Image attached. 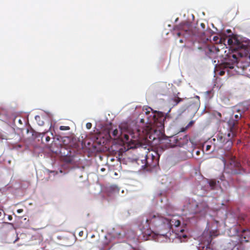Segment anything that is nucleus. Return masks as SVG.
<instances>
[{
    "label": "nucleus",
    "mask_w": 250,
    "mask_h": 250,
    "mask_svg": "<svg viewBox=\"0 0 250 250\" xmlns=\"http://www.w3.org/2000/svg\"><path fill=\"white\" fill-rule=\"evenodd\" d=\"M60 129L61 130H68L70 129V127L68 126H61Z\"/></svg>",
    "instance_id": "412c9836"
},
{
    "label": "nucleus",
    "mask_w": 250,
    "mask_h": 250,
    "mask_svg": "<svg viewBox=\"0 0 250 250\" xmlns=\"http://www.w3.org/2000/svg\"><path fill=\"white\" fill-rule=\"evenodd\" d=\"M45 140L46 142H49L50 140V138L49 136H47L45 138Z\"/></svg>",
    "instance_id": "bb28decb"
},
{
    "label": "nucleus",
    "mask_w": 250,
    "mask_h": 250,
    "mask_svg": "<svg viewBox=\"0 0 250 250\" xmlns=\"http://www.w3.org/2000/svg\"><path fill=\"white\" fill-rule=\"evenodd\" d=\"M19 122L20 123V124H22V122H21V119H19Z\"/></svg>",
    "instance_id": "e433bc0d"
},
{
    "label": "nucleus",
    "mask_w": 250,
    "mask_h": 250,
    "mask_svg": "<svg viewBox=\"0 0 250 250\" xmlns=\"http://www.w3.org/2000/svg\"><path fill=\"white\" fill-rule=\"evenodd\" d=\"M209 185L211 189H214L216 185V182L215 180L211 179L208 181Z\"/></svg>",
    "instance_id": "6ab92c4d"
},
{
    "label": "nucleus",
    "mask_w": 250,
    "mask_h": 250,
    "mask_svg": "<svg viewBox=\"0 0 250 250\" xmlns=\"http://www.w3.org/2000/svg\"><path fill=\"white\" fill-rule=\"evenodd\" d=\"M223 137L222 136H220V141H222Z\"/></svg>",
    "instance_id": "72a5a7b5"
},
{
    "label": "nucleus",
    "mask_w": 250,
    "mask_h": 250,
    "mask_svg": "<svg viewBox=\"0 0 250 250\" xmlns=\"http://www.w3.org/2000/svg\"><path fill=\"white\" fill-rule=\"evenodd\" d=\"M222 161L224 164V171L227 173L238 174L241 173V166L235 156L229 152L226 158H223Z\"/></svg>",
    "instance_id": "423d86ee"
},
{
    "label": "nucleus",
    "mask_w": 250,
    "mask_h": 250,
    "mask_svg": "<svg viewBox=\"0 0 250 250\" xmlns=\"http://www.w3.org/2000/svg\"><path fill=\"white\" fill-rule=\"evenodd\" d=\"M219 116H220V118H222V116H221V114L220 113Z\"/></svg>",
    "instance_id": "a19ab883"
},
{
    "label": "nucleus",
    "mask_w": 250,
    "mask_h": 250,
    "mask_svg": "<svg viewBox=\"0 0 250 250\" xmlns=\"http://www.w3.org/2000/svg\"><path fill=\"white\" fill-rule=\"evenodd\" d=\"M140 162H141V164H142V167L143 168H145L146 166H145V163H143L144 162V158H143L142 156L141 157V158H138L137 159V162L138 164H140Z\"/></svg>",
    "instance_id": "aec40b11"
},
{
    "label": "nucleus",
    "mask_w": 250,
    "mask_h": 250,
    "mask_svg": "<svg viewBox=\"0 0 250 250\" xmlns=\"http://www.w3.org/2000/svg\"><path fill=\"white\" fill-rule=\"evenodd\" d=\"M226 42L230 48L226 47L220 49V76L224 75L225 73L224 70H221L222 68L232 69L234 67L239 59L238 50L245 49L246 48V46L232 34L230 29L225 31L223 29L220 30V46H226Z\"/></svg>",
    "instance_id": "f03ea898"
},
{
    "label": "nucleus",
    "mask_w": 250,
    "mask_h": 250,
    "mask_svg": "<svg viewBox=\"0 0 250 250\" xmlns=\"http://www.w3.org/2000/svg\"><path fill=\"white\" fill-rule=\"evenodd\" d=\"M218 235L217 230L210 231H204L201 238V241L206 246V247H203L202 250H211V243L213 238Z\"/></svg>",
    "instance_id": "1a4fd4ad"
},
{
    "label": "nucleus",
    "mask_w": 250,
    "mask_h": 250,
    "mask_svg": "<svg viewBox=\"0 0 250 250\" xmlns=\"http://www.w3.org/2000/svg\"><path fill=\"white\" fill-rule=\"evenodd\" d=\"M3 215V212L2 211H0V217H1Z\"/></svg>",
    "instance_id": "473e14b6"
},
{
    "label": "nucleus",
    "mask_w": 250,
    "mask_h": 250,
    "mask_svg": "<svg viewBox=\"0 0 250 250\" xmlns=\"http://www.w3.org/2000/svg\"><path fill=\"white\" fill-rule=\"evenodd\" d=\"M179 42H181V43H183V40H182V39L180 40Z\"/></svg>",
    "instance_id": "4c0bfd02"
},
{
    "label": "nucleus",
    "mask_w": 250,
    "mask_h": 250,
    "mask_svg": "<svg viewBox=\"0 0 250 250\" xmlns=\"http://www.w3.org/2000/svg\"><path fill=\"white\" fill-rule=\"evenodd\" d=\"M150 111L146 112L147 124L150 125V133L148 139L155 141L158 140L160 143L166 140L169 147L179 146L185 147L189 144L188 137L187 135L181 136L179 135L167 137L164 134V122L166 116L161 112Z\"/></svg>",
    "instance_id": "f257e3e1"
},
{
    "label": "nucleus",
    "mask_w": 250,
    "mask_h": 250,
    "mask_svg": "<svg viewBox=\"0 0 250 250\" xmlns=\"http://www.w3.org/2000/svg\"><path fill=\"white\" fill-rule=\"evenodd\" d=\"M159 234L161 235L165 236V235H166V233H165V232L161 233H160Z\"/></svg>",
    "instance_id": "2f4dec72"
},
{
    "label": "nucleus",
    "mask_w": 250,
    "mask_h": 250,
    "mask_svg": "<svg viewBox=\"0 0 250 250\" xmlns=\"http://www.w3.org/2000/svg\"><path fill=\"white\" fill-rule=\"evenodd\" d=\"M224 175H223L222 177H220V179L221 180H222V181H224V179H223V178H224Z\"/></svg>",
    "instance_id": "f704fd0d"
},
{
    "label": "nucleus",
    "mask_w": 250,
    "mask_h": 250,
    "mask_svg": "<svg viewBox=\"0 0 250 250\" xmlns=\"http://www.w3.org/2000/svg\"><path fill=\"white\" fill-rule=\"evenodd\" d=\"M13 236H14L15 237V239L13 241V243H15L16 242L18 241V240L19 239V238L18 237V234H17V233L13 234Z\"/></svg>",
    "instance_id": "4be33fe9"
},
{
    "label": "nucleus",
    "mask_w": 250,
    "mask_h": 250,
    "mask_svg": "<svg viewBox=\"0 0 250 250\" xmlns=\"http://www.w3.org/2000/svg\"><path fill=\"white\" fill-rule=\"evenodd\" d=\"M180 237L182 236L184 238H186L187 237V235H185V234H181L180 235Z\"/></svg>",
    "instance_id": "7c9ffc66"
},
{
    "label": "nucleus",
    "mask_w": 250,
    "mask_h": 250,
    "mask_svg": "<svg viewBox=\"0 0 250 250\" xmlns=\"http://www.w3.org/2000/svg\"><path fill=\"white\" fill-rule=\"evenodd\" d=\"M158 228L160 230L169 231V224L167 218L157 215L150 214L148 218L146 219L144 224L142 223L140 226L142 233L145 235H150V226Z\"/></svg>",
    "instance_id": "20e7f679"
},
{
    "label": "nucleus",
    "mask_w": 250,
    "mask_h": 250,
    "mask_svg": "<svg viewBox=\"0 0 250 250\" xmlns=\"http://www.w3.org/2000/svg\"><path fill=\"white\" fill-rule=\"evenodd\" d=\"M150 133V125H148L146 128L140 127L136 123L123 122L117 128H111L108 133L110 137L115 140H119L123 143H134L139 140L148 139Z\"/></svg>",
    "instance_id": "7ed1b4c3"
},
{
    "label": "nucleus",
    "mask_w": 250,
    "mask_h": 250,
    "mask_svg": "<svg viewBox=\"0 0 250 250\" xmlns=\"http://www.w3.org/2000/svg\"><path fill=\"white\" fill-rule=\"evenodd\" d=\"M23 212V209H19L17 210V212L18 213H21Z\"/></svg>",
    "instance_id": "cd10ccee"
},
{
    "label": "nucleus",
    "mask_w": 250,
    "mask_h": 250,
    "mask_svg": "<svg viewBox=\"0 0 250 250\" xmlns=\"http://www.w3.org/2000/svg\"><path fill=\"white\" fill-rule=\"evenodd\" d=\"M215 65V70L214 72H216V71H217L219 68V65L218 64H214Z\"/></svg>",
    "instance_id": "393cba45"
},
{
    "label": "nucleus",
    "mask_w": 250,
    "mask_h": 250,
    "mask_svg": "<svg viewBox=\"0 0 250 250\" xmlns=\"http://www.w3.org/2000/svg\"><path fill=\"white\" fill-rule=\"evenodd\" d=\"M178 25H176V26H174V30H178L179 31V32H178L177 33V35L178 37H180V36L181 35H183L184 36H193L192 34H188L184 30H181V29H177L176 28V26H177Z\"/></svg>",
    "instance_id": "f3484780"
},
{
    "label": "nucleus",
    "mask_w": 250,
    "mask_h": 250,
    "mask_svg": "<svg viewBox=\"0 0 250 250\" xmlns=\"http://www.w3.org/2000/svg\"><path fill=\"white\" fill-rule=\"evenodd\" d=\"M144 155H145L146 158H150L152 162L154 163V165H157L158 164L160 156L157 152L152 151L151 153L149 152Z\"/></svg>",
    "instance_id": "f8f14e48"
},
{
    "label": "nucleus",
    "mask_w": 250,
    "mask_h": 250,
    "mask_svg": "<svg viewBox=\"0 0 250 250\" xmlns=\"http://www.w3.org/2000/svg\"><path fill=\"white\" fill-rule=\"evenodd\" d=\"M8 218L9 220H11L12 219V216L11 215H9Z\"/></svg>",
    "instance_id": "c756f323"
},
{
    "label": "nucleus",
    "mask_w": 250,
    "mask_h": 250,
    "mask_svg": "<svg viewBox=\"0 0 250 250\" xmlns=\"http://www.w3.org/2000/svg\"><path fill=\"white\" fill-rule=\"evenodd\" d=\"M238 53L239 54L238 55V61L236 63L239 64L240 63H244L240 67H242L244 69H248L249 71H250V68H249V63L250 62V58L247 57H243L242 53L239 52L238 51Z\"/></svg>",
    "instance_id": "9b49d317"
},
{
    "label": "nucleus",
    "mask_w": 250,
    "mask_h": 250,
    "mask_svg": "<svg viewBox=\"0 0 250 250\" xmlns=\"http://www.w3.org/2000/svg\"><path fill=\"white\" fill-rule=\"evenodd\" d=\"M141 122H144V119H141Z\"/></svg>",
    "instance_id": "ea45409f"
},
{
    "label": "nucleus",
    "mask_w": 250,
    "mask_h": 250,
    "mask_svg": "<svg viewBox=\"0 0 250 250\" xmlns=\"http://www.w3.org/2000/svg\"><path fill=\"white\" fill-rule=\"evenodd\" d=\"M206 36L209 39L208 41H209L210 42L213 44L212 45L210 46L208 48V50L210 53V57H212L211 55L212 53H217L219 52V48L217 45V41L219 39V37L218 36H214L212 39L210 34H208V35H206Z\"/></svg>",
    "instance_id": "9d476101"
},
{
    "label": "nucleus",
    "mask_w": 250,
    "mask_h": 250,
    "mask_svg": "<svg viewBox=\"0 0 250 250\" xmlns=\"http://www.w3.org/2000/svg\"><path fill=\"white\" fill-rule=\"evenodd\" d=\"M200 26L201 28L194 26L190 22L185 21L178 24L176 26V28L183 30L188 34L197 36L201 38L203 42L206 43L209 40L206 35L210 33V29H206V25L204 23H201Z\"/></svg>",
    "instance_id": "39448f33"
},
{
    "label": "nucleus",
    "mask_w": 250,
    "mask_h": 250,
    "mask_svg": "<svg viewBox=\"0 0 250 250\" xmlns=\"http://www.w3.org/2000/svg\"><path fill=\"white\" fill-rule=\"evenodd\" d=\"M83 231H80V232H79V235H80V236H83Z\"/></svg>",
    "instance_id": "c85d7f7f"
},
{
    "label": "nucleus",
    "mask_w": 250,
    "mask_h": 250,
    "mask_svg": "<svg viewBox=\"0 0 250 250\" xmlns=\"http://www.w3.org/2000/svg\"><path fill=\"white\" fill-rule=\"evenodd\" d=\"M194 121H191L188 124V125H187L185 127H183L180 129V132H185L187 131L188 128L191 127L194 124Z\"/></svg>",
    "instance_id": "a211bd4d"
},
{
    "label": "nucleus",
    "mask_w": 250,
    "mask_h": 250,
    "mask_svg": "<svg viewBox=\"0 0 250 250\" xmlns=\"http://www.w3.org/2000/svg\"><path fill=\"white\" fill-rule=\"evenodd\" d=\"M184 231V230L183 229H181L180 230V232H182V233H183Z\"/></svg>",
    "instance_id": "58836bf2"
},
{
    "label": "nucleus",
    "mask_w": 250,
    "mask_h": 250,
    "mask_svg": "<svg viewBox=\"0 0 250 250\" xmlns=\"http://www.w3.org/2000/svg\"><path fill=\"white\" fill-rule=\"evenodd\" d=\"M168 219V221L169 224V229L172 228V226H175V227H178L180 225L181 222L180 220L176 218L175 217H170L169 218H167Z\"/></svg>",
    "instance_id": "ddd939ff"
},
{
    "label": "nucleus",
    "mask_w": 250,
    "mask_h": 250,
    "mask_svg": "<svg viewBox=\"0 0 250 250\" xmlns=\"http://www.w3.org/2000/svg\"><path fill=\"white\" fill-rule=\"evenodd\" d=\"M142 157L144 158V162L145 163V166L146 167H154L156 166V165H154V162H152V161L150 160V158L146 157L145 155H142Z\"/></svg>",
    "instance_id": "2eb2a0df"
},
{
    "label": "nucleus",
    "mask_w": 250,
    "mask_h": 250,
    "mask_svg": "<svg viewBox=\"0 0 250 250\" xmlns=\"http://www.w3.org/2000/svg\"><path fill=\"white\" fill-rule=\"evenodd\" d=\"M246 216L244 214H242L240 216H239L238 219L239 220H245Z\"/></svg>",
    "instance_id": "5701e85b"
},
{
    "label": "nucleus",
    "mask_w": 250,
    "mask_h": 250,
    "mask_svg": "<svg viewBox=\"0 0 250 250\" xmlns=\"http://www.w3.org/2000/svg\"><path fill=\"white\" fill-rule=\"evenodd\" d=\"M211 146H209V145H207L206 146V151H208V150H209L210 149V148H211Z\"/></svg>",
    "instance_id": "a878e982"
},
{
    "label": "nucleus",
    "mask_w": 250,
    "mask_h": 250,
    "mask_svg": "<svg viewBox=\"0 0 250 250\" xmlns=\"http://www.w3.org/2000/svg\"><path fill=\"white\" fill-rule=\"evenodd\" d=\"M183 100L182 98L179 97L177 95H176L169 99V102L172 106H175L179 103L182 102Z\"/></svg>",
    "instance_id": "4468645a"
},
{
    "label": "nucleus",
    "mask_w": 250,
    "mask_h": 250,
    "mask_svg": "<svg viewBox=\"0 0 250 250\" xmlns=\"http://www.w3.org/2000/svg\"><path fill=\"white\" fill-rule=\"evenodd\" d=\"M184 207L191 214L200 213L201 215H204L208 208V206L206 201H202L197 203L195 201L192 200H189Z\"/></svg>",
    "instance_id": "6e6552de"
},
{
    "label": "nucleus",
    "mask_w": 250,
    "mask_h": 250,
    "mask_svg": "<svg viewBox=\"0 0 250 250\" xmlns=\"http://www.w3.org/2000/svg\"><path fill=\"white\" fill-rule=\"evenodd\" d=\"M86 127L89 129L92 127V124L91 123H87L86 124Z\"/></svg>",
    "instance_id": "b1692460"
},
{
    "label": "nucleus",
    "mask_w": 250,
    "mask_h": 250,
    "mask_svg": "<svg viewBox=\"0 0 250 250\" xmlns=\"http://www.w3.org/2000/svg\"><path fill=\"white\" fill-rule=\"evenodd\" d=\"M216 62V60H214V63H215Z\"/></svg>",
    "instance_id": "37998d69"
},
{
    "label": "nucleus",
    "mask_w": 250,
    "mask_h": 250,
    "mask_svg": "<svg viewBox=\"0 0 250 250\" xmlns=\"http://www.w3.org/2000/svg\"><path fill=\"white\" fill-rule=\"evenodd\" d=\"M242 232L243 234L242 235V238L244 240H242V241H244L246 242H249V240L247 239L250 237V230L249 229H243L242 230Z\"/></svg>",
    "instance_id": "dca6fc26"
},
{
    "label": "nucleus",
    "mask_w": 250,
    "mask_h": 250,
    "mask_svg": "<svg viewBox=\"0 0 250 250\" xmlns=\"http://www.w3.org/2000/svg\"><path fill=\"white\" fill-rule=\"evenodd\" d=\"M101 171H104V170H105V168H102L101 169Z\"/></svg>",
    "instance_id": "c9c22d12"
},
{
    "label": "nucleus",
    "mask_w": 250,
    "mask_h": 250,
    "mask_svg": "<svg viewBox=\"0 0 250 250\" xmlns=\"http://www.w3.org/2000/svg\"><path fill=\"white\" fill-rule=\"evenodd\" d=\"M241 116L242 115L240 112H238L237 114H235L234 117L232 116L227 122L228 129V133L227 134L228 139H227V143L228 144V146H231L232 145L231 139L236 135L238 120L241 118Z\"/></svg>",
    "instance_id": "0eeeda50"
},
{
    "label": "nucleus",
    "mask_w": 250,
    "mask_h": 250,
    "mask_svg": "<svg viewBox=\"0 0 250 250\" xmlns=\"http://www.w3.org/2000/svg\"><path fill=\"white\" fill-rule=\"evenodd\" d=\"M222 205L223 206H224V205H225V204H224V203H222Z\"/></svg>",
    "instance_id": "79ce46f5"
}]
</instances>
